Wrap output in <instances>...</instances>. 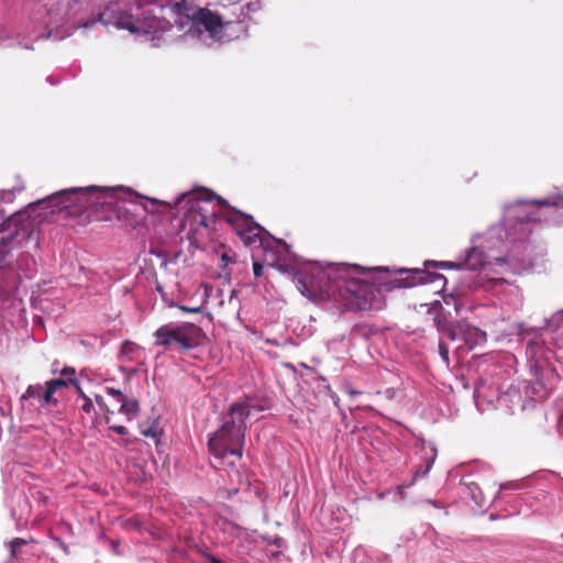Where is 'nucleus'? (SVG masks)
Instances as JSON below:
<instances>
[{"instance_id":"1","label":"nucleus","mask_w":563,"mask_h":563,"mask_svg":"<svg viewBox=\"0 0 563 563\" xmlns=\"http://www.w3.org/2000/svg\"><path fill=\"white\" fill-rule=\"evenodd\" d=\"M393 276L383 267L351 264H331L325 267L310 264L296 275L298 290L308 298L332 297L352 311L382 309V292L395 288H410L419 284L442 280L440 274L427 271H401Z\"/></svg>"},{"instance_id":"2","label":"nucleus","mask_w":563,"mask_h":563,"mask_svg":"<svg viewBox=\"0 0 563 563\" xmlns=\"http://www.w3.org/2000/svg\"><path fill=\"white\" fill-rule=\"evenodd\" d=\"M114 198L134 202L141 196L124 187H74L52 194L36 205L52 208V213L65 211L68 216H77L88 208L111 205Z\"/></svg>"},{"instance_id":"3","label":"nucleus","mask_w":563,"mask_h":563,"mask_svg":"<svg viewBox=\"0 0 563 563\" xmlns=\"http://www.w3.org/2000/svg\"><path fill=\"white\" fill-rule=\"evenodd\" d=\"M252 408L255 407L247 399L233 402L221 428L209 439V451L219 462L214 465L216 467H221V461L225 457H242L246 431L245 420L251 415Z\"/></svg>"},{"instance_id":"4","label":"nucleus","mask_w":563,"mask_h":563,"mask_svg":"<svg viewBox=\"0 0 563 563\" xmlns=\"http://www.w3.org/2000/svg\"><path fill=\"white\" fill-rule=\"evenodd\" d=\"M155 345L187 352L205 344L207 335L197 324L191 322H169L161 325L155 332Z\"/></svg>"},{"instance_id":"5","label":"nucleus","mask_w":563,"mask_h":563,"mask_svg":"<svg viewBox=\"0 0 563 563\" xmlns=\"http://www.w3.org/2000/svg\"><path fill=\"white\" fill-rule=\"evenodd\" d=\"M187 197V203L189 207L185 214V221L188 222L191 228H195V230H198L200 227L209 229L214 224V214L212 212L208 213V210L205 207L207 202L192 198L189 194H181L174 202L147 199V202L143 205V208L147 212H167L176 208Z\"/></svg>"},{"instance_id":"6","label":"nucleus","mask_w":563,"mask_h":563,"mask_svg":"<svg viewBox=\"0 0 563 563\" xmlns=\"http://www.w3.org/2000/svg\"><path fill=\"white\" fill-rule=\"evenodd\" d=\"M227 222L233 228L236 235L241 239L245 246L261 245L264 247V261L268 266H275L276 261L274 254L269 251L268 245H265L264 234L267 233L263 227L256 223L253 217L245 214L232 207H230L225 216Z\"/></svg>"},{"instance_id":"7","label":"nucleus","mask_w":563,"mask_h":563,"mask_svg":"<svg viewBox=\"0 0 563 563\" xmlns=\"http://www.w3.org/2000/svg\"><path fill=\"white\" fill-rule=\"evenodd\" d=\"M457 329L468 349L483 344L487 340L486 332L466 322H459Z\"/></svg>"},{"instance_id":"8","label":"nucleus","mask_w":563,"mask_h":563,"mask_svg":"<svg viewBox=\"0 0 563 563\" xmlns=\"http://www.w3.org/2000/svg\"><path fill=\"white\" fill-rule=\"evenodd\" d=\"M194 20L198 24L203 25L206 31H208L211 35L218 34L220 29H222L224 25L221 16L208 9H199L195 14Z\"/></svg>"},{"instance_id":"9","label":"nucleus","mask_w":563,"mask_h":563,"mask_svg":"<svg viewBox=\"0 0 563 563\" xmlns=\"http://www.w3.org/2000/svg\"><path fill=\"white\" fill-rule=\"evenodd\" d=\"M46 393H47V384L46 383L44 386L41 384L30 385L26 388L25 393L22 395L21 399L22 400H30V399L37 400L41 407L57 406L58 399L55 398L53 396V394H51L49 400L46 399V396H45Z\"/></svg>"},{"instance_id":"10","label":"nucleus","mask_w":563,"mask_h":563,"mask_svg":"<svg viewBox=\"0 0 563 563\" xmlns=\"http://www.w3.org/2000/svg\"><path fill=\"white\" fill-rule=\"evenodd\" d=\"M484 264H485L484 252H482L477 249H472L467 253L465 262L461 263V264H456V266L457 267L465 266L467 269L476 271V269H479L481 267H483ZM440 265L444 266V267H454L455 266V264L451 263V262H443Z\"/></svg>"},{"instance_id":"11","label":"nucleus","mask_w":563,"mask_h":563,"mask_svg":"<svg viewBox=\"0 0 563 563\" xmlns=\"http://www.w3.org/2000/svg\"><path fill=\"white\" fill-rule=\"evenodd\" d=\"M46 384H47V393L45 396H46V399L49 400L51 394H53V396H54L55 393L60 390L62 388L68 387L71 384H77V379H76V377H70V378L59 377V378H54V379L47 380Z\"/></svg>"},{"instance_id":"12","label":"nucleus","mask_w":563,"mask_h":563,"mask_svg":"<svg viewBox=\"0 0 563 563\" xmlns=\"http://www.w3.org/2000/svg\"><path fill=\"white\" fill-rule=\"evenodd\" d=\"M119 404V412L126 416L129 420L136 417L140 410V404L137 400L124 397Z\"/></svg>"},{"instance_id":"13","label":"nucleus","mask_w":563,"mask_h":563,"mask_svg":"<svg viewBox=\"0 0 563 563\" xmlns=\"http://www.w3.org/2000/svg\"><path fill=\"white\" fill-rule=\"evenodd\" d=\"M141 433L146 438H151V439L157 441L158 437H159V429H158L157 423H153L152 426L146 427V428L141 427Z\"/></svg>"},{"instance_id":"14","label":"nucleus","mask_w":563,"mask_h":563,"mask_svg":"<svg viewBox=\"0 0 563 563\" xmlns=\"http://www.w3.org/2000/svg\"><path fill=\"white\" fill-rule=\"evenodd\" d=\"M80 409L87 413V415H91L95 412V405L91 400V398L89 397H84L82 399V404L80 406Z\"/></svg>"},{"instance_id":"15","label":"nucleus","mask_w":563,"mask_h":563,"mask_svg":"<svg viewBox=\"0 0 563 563\" xmlns=\"http://www.w3.org/2000/svg\"><path fill=\"white\" fill-rule=\"evenodd\" d=\"M439 353H440L442 360L444 361V363L446 365H449V363H450L449 347L443 341L439 342Z\"/></svg>"},{"instance_id":"16","label":"nucleus","mask_w":563,"mask_h":563,"mask_svg":"<svg viewBox=\"0 0 563 563\" xmlns=\"http://www.w3.org/2000/svg\"><path fill=\"white\" fill-rule=\"evenodd\" d=\"M106 391L108 395L112 396L113 398H115V400L118 402H120L125 396L122 394L121 390L119 389H115L113 387H107L106 388Z\"/></svg>"},{"instance_id":"17","label":"nucleus","mask_w":563,"mask_h":563,"mask_svg":"<svg viewBox=\"0 0 563 563\" xmlns=\"http://www.w3.org/2000/svg\"><path fill=\"white\" fill-rule=\"evenodd\" d=\"M15 189L12 190H1L0 191V202H9L14 196Z\"/></svg>"},{"instance_id":"18","label":"nucleus","mask_w":563,"mask_h":563,"mask_svg":"<svg viewBox=\"0 0 563 563\" xmlns=\"http://www.w3.org/2000/svg\"><path fill=\"white\" fill-rule=\"evenodd\" d=\"M170 8H172L173 12H175L177 14H181L183 11L186 9V1L181 0V1L175 2L170 5Z\"/></svg>"},{"instance_id":"19","label":"nucleus","mask_w":563,"mask_h":563,"mask_svg":"<svg viewBox=\"0 0 563 563\" xmlns=\"http://www.w3.org/2000/svg\"><path fill=\"white\" fill-rule=\"evenodd\" d=\"M26 541L23 540V539H20V538H15L11 541L10 545H11V554L14 556L15 553H16V549L23 544H25Z\"/></svg>"},{"instance_id":"20","label":"nucleus","mask_w":563,"mask_h":563,"mask_svg":"<svg viewBox=\"0 0 563 563\" xmlns=\"http://www.w3.org/2000/svg\"><path fill=\"white\" fill-rule=\"evenodd\" d=\"M60 374H62V378H70V377H75L76 371L74 367L66 366L60 371Z\"/></svg>"},{"instance_id":"21","label":"nucleus","mask_w":563,"mask_h":563,"mask_svg":"<svg viewBox=\"0 0 563 563\" xmlns=\"http://www.w3.org/2000/svg\"><path fill=\"white\" fill-rule=\"evenodd\" d=\"M398 389L396 388H386L383 391H378V394L384 395L387 399H394L396 395L398 394Z\"/></svg>"},{"instance_id":"22","label":"nucleus","mask_w":563,"mask_h":563,"mask_svg":"<svg viewBox=\"0 0 563 563\" xmlns=\"http://www.w3.org/2000/svg\"><path fill=\"white\" fill-rule=\"evenodd\" d=\"M95 400H96L97 405L100 407V409L104 410V411H106V412H108V413H109V412H112V411L108 408V406H107V404L104 402V400H103V397H102V396H100V395H95Z\"/></svg>"},{"instance_id":"23","label":"nucleus","mask_w":563,"mask_h":563,"mask_svg":"<svg viewBox=\"0 0 563 563\" xmlns=\"http://www.w3.org/2000/svg\"><path fill=\"white\" fill-rule=\"evenodd\" d=\"M253 273L255 277H261L263 275V264L255 261L253 263Z\"/></svg>"},{"instance_id":"24","label":"nucleus","mask_w":563,"mask_h":563,"mask_svg":"<svg viewBox=\"0 0 563 563\" xmlns=\"http://www.w3.org/2000/svg\"><path fill=\"white\" fill-rule=\"evenodd\" d=\"M110 429L120 435L128 434V429L124 426L114 424V426H110Z\"/></svg>"},{"instance_id":"25","label":"nucleus","mask_w":563,"mask_h":563,"mask_svg":"<svg viewBox=\"0 0 563 563\" xmlns=\"http://www.w3.org/2000/svg\"><path fill=\"white\" fill-rule=\"evenodd\" d=\"M202 556L209 562V563H222L220 559L214 556L213 554L209 552H202Z\"/></svg>"},{"instance_id":"26","label":"nucleus","mask_w":563,"mask_h":563,"mask_svg":"<svg viewBox=\"0 0 563 563\" xmlns=\"http://www.w3.org/2000/svg\"><path fill=\"white\" fill-rule=\"evenodd\" d=\"M444 334L450 339L451 341H454L457 336L456 331L452 328H446L444 330Z\"/></svg>"},{"instance_id":"27","label":"nucleus","mask_w":563,"mask_h":563,"mask_svg":"<svg viewBox=\"0 0 563 563\" xmlns=\"http://www.w3.org/2000/svg\"><path fill=\"white\" fill-rule=\"evenodd\" d=\"M134 344L131 342H124L122 344L121 351L122 353H131L134 350Z\"/></svg>"},{"instance_id":"28","label":"nucleus","mask_w":563,"mask_h":563,"mask_svg":"<svg viewBox=\"0 0 563 563\" xmlns=\"http://www.w3.org/2000/svg\"><path fill=\"white\" fill-rule=\"evenodd\" d=\"M179 309L183 310V311H186V312H191V313H196V312L200 311V307L189 308V307H186V306H179Z\"/></svg>"},{"instance_id":"29","label":"nucleus","mask_w":563,"mask_h":563,"mask_svg":"<svg viewBox=\"0 0 563 563\" xmlns=\"http://www.w3.org/2000/svg\"><path fill=\"white\" fill-rule=\"evenodd\" d=\"M221 260H222V262L225 263V265L233 262L232 257L227 252H224L221 255Z\"/></svg>"},{"instance_id":"30","label":"nucleus","mask_w":563,"mask_h":563,"mask_svg":"<svg viewBox=\"0 0 563 563\" xmlns=\"http://www.w3.org/2000/svg\"><path fill=\"white\" fill-rule=\"evenodd\" d=\"M74 385L76 386V388H77V393H78V396H79V398H80L81 400L84 399V397H88V396L82 391V389L80 388V386L78 385V383H77V384H74Z\"/></svg>"},{"instance_id":"31","label":"nucleus","mask_w":563,"mask_h":563,"mask_svg":"<svg viewBox=\"0 0 563 563\" xmlns=\"http://www.w3.org/2000/svg\"><path fill=\"white\" fill-rule=\"evenodd\" d=\"M266 342L272 345H278V342L275 339H267Z\"/></svg>"},{"instance_id":"32","label":"nucleus","mask_w":563,"mask_h":563,"mask_svg":"<svg viewBox=\"0 0 563 563\" xmlns=\"http://www.w3.org/2000/svg\"><path fill=\"white\" fill-rule=\"evenodd\" d=\"M505 280L503 278H499V279H494L493 283H496V284H499V283H504Z\"/></svg>"},{"instance_id":"33","label":"nucleus","mask_w":563,"mask_h":563,"mask_svg":"<svg viewBox=\"0 0 563 563\" xmlns=\"http://www.w3.org/2000/svg\"><path fill=\"white\" fill-rule=\"evenodd\" d=\"M537 205H540V206H545L547 202L545 201H536Z\"/></svg>"},{"instance_id":"34","label":"nucleus","mask_w":563,"mask_h":563,"mask_svg":"<svg viewBox=\"0 0 563 563\" xmlns=\"http://www.w3.org/2000/svg\"><path fill=\"white\" fill-rule=\"evenodd\" d=\"M219 201L223 205H227V201L223 198H220Z\"/></svg>"},{"instance_id":"35","label":"nucleus","mask_w":563,"mask_h":563,"mask_svg":"<svg viewBox=\"0 0 563 563\" xmlns=\"http://www.w3.org/2000/svg\"><path fill=\"white\" fill-rule=\"evenodd\" d=\"M276 243H277L278 245H280V246H284V245H285V243H284L283 241H278V242H276Z\"/></svg>"},{"instance_id":"36","label":"nucleus","mask_w":563,"mask_h":563,"mask_svg":"<svg viewBox=\"0 0 563 563\" xmlns=\"http://www.w3.org/2000/svg\"><path fill=\"white\" fill-rule=\"evenodd\" d=\"M561 537L563 538V534Z\"/></svg>"}]
</instances>
